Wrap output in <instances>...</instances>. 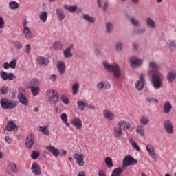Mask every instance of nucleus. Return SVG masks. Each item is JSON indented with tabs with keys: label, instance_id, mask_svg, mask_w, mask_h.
<instances>
[{
	"label": "nucleus",
	"instance_id": "nucleus-2",
	"mask_svg": "<svg viewBox=\"0 0 176 176\" xmlns=\"http://www.w3.org/2000/svg\"><path fill=\"white\" fill-rule=\"evenodd\" d=\"M131 124L126 122L124 120H120L117 124V126L113 128V135L116 138H120L123 135V131L130 130Z\"/></svg>",
	"mask_w": 176,
	"mask_h": 176
},
{
	"label": "nucleus",
	"instance_id": "nucleus-22",
	"mask_svg": "<svg viewBox=\"0 0 176 176\" xmlns=\"http://www.w3.org/2000/svg\"><path fill=\"white\" fill-rule=\"evenodd\" d=\"M36 61H37L38 64H39V65H47L49 64V63H50L49 59L45 58L43 56H38L36 58Z\"/></svg>",
	"mask_w": 176,
	"mask_h": 176
},
{
	"label": "nucleus",
	"instance_id": "nucleus-51",
	"mask_svg": "<svg viewBox=\"0 0 176 176\" xmlns=\"http://www.w3.org/2000/svg\"><path fill=\"white\" fill-rule=\"evenodd\" d=\"M121 172L120 171V170L117 168H116L113 173H112V175L111 176H120L121 175Z\"/></svg>",
	"mask_w": 176,
	"mask_h": 176
},
{
	"label": "nucleus",
	"instance_id": "nucleus-49",
	"mask_svg": "<svg viewBox=\"0 0 176 176\" xmlns=\"http://www.w3.org/2000/svg\"><path fill=\"white\" fill-rule=\"evenodd\" d=\"M122 49H123V45L122 43H117L116 44V50H117V52H122Z\"/></svg>",
	"mask_w": 176,
	"mask_h": 176
},
{
	"label": "nucleus",
	"instance_id": "nucleus-18",
	"mask_svg": "<svg viewBox=\"0 0 176 176\" xmlns=\"http://www.w3.org/2000/svg\"><path fill=\"white\" fill-rule=\"evenodd\" d=\"M23 34L26 39H32L34 38V34H32L30 28H23Z\"/></svg>",
	"mask_w": 176,
	"mask_h": 176
},
{
	"label": "nucleus",
	"instance_id": "nucleus-46",
	"mask_svg": "<svg viewBox=\"0 0 176 176\" xmlns=\"http://www.w3.org/2000/svg\"><path fill=\"white\" fill-rule=\"evenodd\" d=\"M31 157H32V159H33V160H36V159H38V157H39V152L36 151H32Z\"/></svg>",
	"mask_w": 176,
	"mask_h": 176
},
{
	"label": "nucleus",
	"instance_id": "nucleus-39",
	"mask_svg": "<svg viewBox=\"0 0 176 176\" xmlns=\"http://www.w3.org/2000/svg\"><path fill=\"white\" fill-rule=\"evenodd\" d=\"M168 46H169V48L170 50L174 52V50H176V43L175 41H168Z\"/></svg>",
	"mask_w": 176,
	"mask_h": 176
},
{
	"label": "nucleus",
	"instance_id": "nucleus-45",
	"mask_svg": "<svg viewBox=\"0 0 176 176\" xmlns=\"http://www.w3.org/2000/svg\"><path fill=\"white\" fill-rule=\"evenodd\" d=\"M1 77L2 78L3 80H8V76L9 74H8L6 72L1 71L0 72Z\"/></svg>",
	"mask_w": 176,
	"mask_h": 176
},
{
	"label": "nucleus",
	"instance_id": "nucleus-60",
	"mask_svg": "<svg viewBox=\"0 0 176 176\" xmlns=\"http://www.w3.org/2000/svg\"><path fill=\"white\" fill-rule=\"evenodd\" d=\"M6 142H8V144H10L12 142V139L10 136H6L5 138Z\"/></svg>",
	"mask_w": 176,
	"mask_h": 176
},
{
	"label": "nucleus",
	"instance_id": "nucleus-11",
	"mask_svg": "<svg viewBox=\"0 0 176 176\" xmlns=\"http://www.w3.org/2000/svg\"><path fill=\"white\" fill-rule=\"evenodd\" d=\"M140 80L137 81L135 83V87L136 89H144L145 87V74H141L139 76Z\"/></svg>",
	"mask_w": 176,
	"mask_h": 176
},
{
	"label": "nucleus",
	"instance_id": "nucleus-53",
	"mask_svg": "<svg viewBox=\"0 0 176 176\" xmlns=\"http://www.w3.org/2000/svg\"><path fill=\"white\" fill-rule=\"evenodd\" d=\"M16 79V76L13 73H8V80L10 81L14 80Z\"/></svg>",
	"mask_w": 176,
	"mask_h": 176
},
{
	"label": "nucleus",
	"instance_id": "nucleus-47",
	"mask_svg": "<svg viewBox=\"0 0 176 176\" xmlns=\"http://www.w3.org/2000/svg\"><path fill=\"white\" fill-rule=\"evenodd\" d=\"M112 28H113V25H112L111 22H108L106 24L107 32H111L112 31Z\"/></svg>",
	"mask_w": 176,
	"mask_h": 176
},
{
	"label": "nucleus",
	"instance_id": "nucleus-29",
	"mask_svg": "<svg viewBox=\"0 0 176 176\" xmlns=\"http://www.w3.org/2000/svg\"><path fill=\"white\" fill-rule=\"evenodd\" d=\"M140 123L142 126H146L149 123V117L143 116L140 119Z\"/></svg>",
	"mask_w": 176,
	"mask_h": 176
},
{
	"label": "nucleus",
	"instance_id": "nucleus-59",
	"mask_svg": "<svg viewBox=\"0 0 176 176\" xmlns=\"http://www.w3.org/2000/svg\"><path fill=\"white\" fill-rule=\"evenodd\" d=\"M50 79L52 82H56V80H57V76L55 74H52Z\"/></svg>",
	"mask_w": 176,
	"mask_h": 176
},
{
	"label": "nucleus",
	"instance_id": "nucleus-10",
	"mask_svg": "<svg viewBox=\"0 0 176 176\" xmlns=\"http://www.w3.org/2000/svg\"><path fill=\"white\" fill-rule=\"evenodd\" d=\"M130 63L132 68H137V67H141L142 65V60L138 59L137 56H133L130 58Z\"/></svg>",
	"mask_w": 176,
	"mask_h": 176
},
{
	"label": "nucleus",
	"instance_id": "nucleus-32",
	"mask_svg": "<svg viewBox=\"0 0 176 176\" xmlns=\"http://www.w3.org/2000/svg\"><path fill=\"white\" fill-rule=\"evenodd\" d=\"M39 131L43 134V135L49 136V126H39Z\"/></svg>",
	"mask_w": 176,
	"mask_h": 176
},
{
	"label": "nucleus",
	"instance_id": "nucleus-5",
	"mask_svg": "<svg viewBox=\"0 0 176 176\" xmlns=\"http://www.w3.org/2000/svg\"><path fill=\"white\" fill-rule=\"evenodd\" d=\"M0 104L3 109H13L17 107L19 102L3 98L1 99Z\"/></svg>",
	"mask_w": 176,
	"mask_h": 176
},
{
	"label": "nucleus",
	"instance_id": "nucleus-64",
	"mask_svg": "<svg viewBox=\"0 0 176 176\" xmlns=\"http://www.w3.org/2000/svg\"><path fill=\"white\" fill-rule=\"evenodd\" d=\"M10 68V65L8 63H4V69H9Z\"/></svg>",
	"mask_w": 176,
	"mask_h": 176
},
{
	"label": "nucleus",
	"instance_id": "nucleus-6",
	"mask_svg": "<svg viewBox=\"0 0 176 176\" xmlns=\"http://www.w3.org/2000/svg\"><path fill=\"white\" fill-rule=\"evenodd\" d=\"M122 163H124V164L127 165L128 166H135V164L138 163V161L134 159V157H133V156L131 155H126L124 157Z\"/></svg>",
	"mask_w": 176,
	"mask_h": 176
},
{
	"label": "nucleus",
	"instance_id": "nucleus-42",
	"mask_svg": "<svg viewBox=\"0 0 176 176\" xmlns=\"http://www.w3.org/2000/svg\"><path fill=\"white\" fill-rule=\"evenodd\" d=\"M136 133L140 135V137H144V127L142 126H139L136 129Z\"/></svg>",
	"mask_w": 176,
	"mask_h": 176
},
{
	"label": "nucleus",
	"instance_id": "nucleus-23",
	"mask_svg": "<svg viewBox=\"0 0 176 176\" xmlns=\"http://www.w3.org/2000/svg\"><path fill=\"white\" fill-rule=\"evenodd\" d=\"M173 109V106L171 105V102L169 101L165 102L164 107H163V111L164 113H170V111Z\"/></svg>",
	"mask_w": 176,
	"mask_h": 176
},
{
	"label": "nucleus",
	"instance_id": "nucleus-37",
	"mask_svg": "<svg viewBox=\"0 0 176 176\" xmlns=\"http://www.w3.org/2000/svg\"><path fill=\"white\" fill-rule=\"evenodd\" d=\"M61 120H63V123L66 124L67 127H69V123H68V116H67V113H63L60 116Z\"/></svg>",
	"mask_w": 176,
	"mask_h": 176
},
{
	"label": "nucleus",
	"instance_id": "nucleus-16",
	"mask_svg": "<svg viewBox=\"0 0 176 176\" xmlns=\"http://www.w3.org/2000/svg\"><path fill=\"white\" fill-rule=\"evenodd\" d=\"M146 151L149 156H151V157H152L153 160H157V156H156V154L155 153V148H153V146H152V145H147Z\"/></svg>",
	"mask_w": 176,
	"mask_h": 176
},
{
	"label": "nucleus",
	"instance_id": "nucleus-57",
	"mask_svg": "<svg viewBox=\"0 0 176 176\" xmlns=\"http://www.w3.org/2000/svg\"><path fill=\"white\" fill-rule=\"evenodd\" d=\"M25 52L28 54H30V53H31V45L30 44L26 45Z\"/></svg>",
	"mask_w": 176,
	"mask_h": 176
},
{
	"label": "nucleus",
	"instance_id": "nucleus-19",
	"mask_svg": "<svg viewBox=\"0 0 176 176\" xmlns=\"http://www.w3.org/2000/svg\"><path fill=\"white\" fill-rule=\"evenodd\" d=\"M39 85V80L37 79L32 80L29 83L27 84L28 89H39L38 86Z\"/></svg>",
	"mask_w": 176,
	"mask_h": 176
},
{
	"label": "nucleus",
	"instance_id": "nucleus-34",
	"mask_svg": "<svg viewBox=\"0 0 176 176\" xmlns=\"http://www.w3.org/2000/svg\"><path fill=\"white\" fill-rule=\"evenodd\" d=\"M47 16H49V14H47V12L46 11L42 12L39 16V19L40 20H41L43 23H46L47 21Z\"/></svg>",
	"mask_w": 176,
	"mask_h": 176
},
{
	"label": "nucleus",
	"instance_id": "nucleus-50",
	"mask_svg": "<svg viewBox=\"0 0 176 176\" xmlns=\"http://www.w3.org/2000/svg\"><path fill=\"white\" fill-rule=\"evenodd\" d=\"M146 30L145 28H139L137 30H135V34H138V35H142Z\"/></svg>",
	"mask_w": 176,
	"mask_h": 176
},
{
	"label": "nucleus",
	"instance_id": "nucleus-35",
	"mask_svg": "<svg viewBox=\"0 0 176 176\" xmlns=\"http://www.w3.org/2000/svg\"><path fill=\"white\" fill-rule=\"evenodd\" d=\"M60 100L62 102L65 104V105H68L69 102H71V100H69V98H68V96L65 94H62L60 96Z\"/></svg>",
	"mask_w": 176,
	"mask_h": 176
},
{
	"label": "nucleus",
	"instance_id": "nucleus-14",
	"mask_svg": "<svg viewBox=\"0 0 176 176\" xmlns=\"http://www.w3.org/2000/svg\"><path fill=\"white\" fill-rule=\"evenodd\" d=\"M72 124L76 129L78 130H80L83 127V124H82V120L80 118L76 117L72 120Z\"/></svg>",
	"mask_w": 176,
	"mask_h": 176
},
{
	"label": "nucleus",
	"instance_id": "nucleus-12",
	"mask_svg": "<svg viewBox=\"0 0 176 176\" xmlns=\"http://www.w3.org/2000/svg\"><path fill=\"white\" fill-rule=\"evenodd\" d=\"M6 130L7 131H17V130H19V126H17L14 122L9 121L6 126Z\"/></svg>",
	"mask_w": 176,
	"mask_h": 176
},
{
	"label": "nucleus",
	"instance_id": "nucleus-30",
	"mask_svg": "<svg viewBox=\"0 0 176 176\" xmlns=\"http://www.w3.org/2000/svg\"><path fill=\"white\" fill-rule=\"evenodd\" d=\"M176 78V71L170 72L167 75V79L169 82H174Z\"/></svg>",
	"mask_w": 176,
	"mask_h": 176
},
{
	"label": "nucleus",
	"instance_id": "nucleus-38",
	"mask_svg": "<svg viewBox=\"0 0 176 176\" xmlns=\"http://www.w3.org/2000/svg\"><path fill=\"white\" fill-rule=\"evenodd\" d=\"M83 19L84 20H86V21H88V23H93L96 21V19L94 18V16H91L89 14H85L83 16Z\"/></svg>",
	"mask_w": 176,
	"mask_h": 176
},
{
	"label": "nucleus",
	"instance_id": "nucleus-63",
	"mask_svg": "<svg viewBox=\"0 0 176 176\" xmlns=\"http://www.w3.org/2000/svg\"><path fill=\"white\" fill-rule=\"evenodd\" d=\"M8 89H0V93L1 94H6V93H8Z\"/></svg>",
	"mask_w": 176,
	"mask_h": 176
},
{
	"label": "nucleus",
	"instance_id": "nucleus-8",
	"mask_svg": "<svg viewBox=\"0 0 176 176\" xmlns=\"http://www.w3.org/2000/svg\"><path fill=\"white\" fill-rule=\"evenodd\" d=\"M35 142V136L33 134L28 135L25 139V145L29 149L34 146Z\"/></svg>",
	"mask_w": 176,
	"mask_h": 176
},
{
	"label": "nucleus",
	"instance_id": "nucleus-21",
	"mask_svg": "<svg viewBox=\"0 0 176 176\" xmlns=\"http://www.w3.org/2000/svg\"><path fill=\"white\" fill-rule=\"evenodd\" d=\"M57 68L60 74H63L65 72V63L63 60L57 62Z\"/></svg>",
	"mask_w": 176,
	"mask_h": 176
},
{
	"label": "nucleus",
	"instance_id": "nucleus-24",
	"mask_svg": "<svg viewBox=\"0 0 176 176\" xmlns=\"http://www.w3.org/2000/svg\"><path fill=\"white\" fill-rule=\"evenodd\" d=\"M72 47H74L73 45L63 51V55L65 58H71L72 57V53L71 52Z\"/></svg>",
	"mask_w": 176,
	"mask_h": 176
},
{
	"label": "nucleus",
	"instance_id": "nucleus-9",
	"mask_svg": "<svg viewBox=\"0 0 176 176\" xmlns=\"http://www.w3.org/2000/svg\"><path fill=\"white\" fill-rule=\"evenodd\" d=\"M73 157L75 159L78 166H85V155L83 154L75 153L73 155Z\"/></svg>",
	"mask_w": 176,
	"mask_h": 176
},
{
	"label": "nucleus",
	"instance_id": "nucleus-56",
	"mask_svg": "<svg viewBox=\"0 0 176 176\" xmlns=\"http://www.w3.org/2000/svg\"><path fill=\"white\" fill-rule=\"evenodd\" d=\"M31 91L33 96H38L39 94V89H32Z\"/></svg>",
	"mask_w": 176,
	"mask_h": 176
},
{
	"label": "nucleus",
	"instance_id": "nucleus-17",
	"mask_svg": "<svg viewBox=\"0 0 176 176\" xmlns=\"http://www.w3.org/2000/svg\"><path fill=\"white\" fill-rule=\"evenodd\" d=\"M47 151L50 152L55 157H58V155H60V151L54 146L52 145H49L46 146Z\"/></svg>",
	"mask_w": 176,
	"mask_h": 176
},
{
	"label": "nucleus",
	"instance_id": "nucleus-3",
	"mask_svg": "<svg viewBox=\"0 0 176 176\" xmlns=\"http://www.w3.org/2000/svg\"><path fill=\"white\" fill-rule=\"evenodd\" d=\"M45 98L50 104H58L60 94L56 89H48L45 93Z\"/></svg>",
	"mask_w": 176,
	"mask_h": 176
},
{
	"label": "nucleus",
	"instance_id": "nucleus-4",
	"mask_svg": "<svg viewBox=\"0 0 176 176\" xmlns=\"http://www.w3.org/2000/svg\"><path fill=\"white\" fill-rule=\"evenodd\" d=\"M103 65L104 68L109 71L110 72H113L114 76L116 78H120V68L116 63L113 65L109 64V63L107 61L103 62Z\"/></svg>",
	"mask_w": 176,
	"mask_h": 176
},
{
	"label": "nucleus",
	"instance_id": "nucleus-28",
	"mask_svg": "<svg viewBox=\"0 0 176 176\" xmlns=\"http://www.w3.org/2000/svg\"><path fill=\"white\" fill-rule=\"evenodd\" d=\"M63 8L65 9V10L70 12V13H75L78 9V6H69L67 4L63 5Z\"/></svg>",
	"mask_w": 176,
	"mask_h": 176
},
{
	"label": "nucleus",
	"instance_id": "nucleus-55",
	"mask_svg": "<svg viewBox=\"0 0 176 176\" xmlns=\"http://www.w3.org/2000/svg\"><path fill=\"white\" fill-rule=\"evenodd\" d=\"M146 100L148 102H156V104H159V100L155 98H147Z\"/></svg>",
	"mask_w": 176,
	"mask_h": 176
},
{
	"label": "nucleus",
	"instance_id": "nucleus-62",
	"mask_svg": "<svg viewBox=\"0 0 176 176\" xmlns=\"http://www.w3.org/2000/svg\"><path fill=\"white\" fill-rule=\"evenodd\" d=\"M28 24V21H27V20H24L23 23V28H28V26H27Z\"/></svg>",
	"mask_w": 176,
	"mask_h": 176
},
{
	"label": "nucleus",
	"instance_id": "nucleus-15",
	"mask_svg": "<svg viewBox=\"0 0 176 176\" xmlns=\"http://www.w3.org/2000/svg\"><path fill=\"white\" fill-rule=\"evenodd\" d=\"M103 116L107 120H113L115 119V114L109 109H105L103 111Z\"/></svg>",
	"mask_w": 176,
	"mask_h": 176
},
{
	"label": "nucleus",
	"instance_id": "nucleus-7",
	"mask_svg": "<svg viewBox=\"0 0 176 176\" xmlns=\"http://www.w3.org/2000/svg\"><path fill=\"white\" fill-rule=\"evenodd\" d=\"M164 127L165 129V131H166L168 134H173L174 133V126L173 125L171 120H165L164 121Z\"/></svg>",
	"mask_w": 176,
	"mask_h": 176
},
{
	"label": "nucleus",
	"instance_id": "nucleus-25",
	"mask_svg": "<svg viewBox=\"0 0 176 176\" xmlns=\"http://www.w3.org/2000/svg\"><path fill=\"white\" fill-rule=\"evenodd\" d=\"M111 84L108 81L100 82L97 84L98 89H109Z\"/></svg>",
	"mask_w": 176,
	"mask_h": 176
},
{
	"label": "nucleus",
	"instance_id": "nucleus-13",
	"mask_svg": "<svg viewBox=\"0 0 176 176\" xmlns=\"http://www.w3.org/2000/svg\"><path fill=\"white\" fill-rule=\"evenodd\" d=\"M17 98L21 104H23L25 107L28 105V98L25 96V94H23V92H20Z\"/></svg>",
	"mask_w": 176,
	"mask_h": 176
},
{
	"label": "nucleus",
	"instance_id": "nucleus-58",
	"mask_svg": "<svg viewBox=\"0 0 176 176\" xmlns=\"http://www.w3.org/2000/svg\"><path fill=\"white\" fill-rule=\"evenodd\" d=\"M3 27H5V20L0 16V28H3Z\"/></svg>",
	"mask_w": 176,
	"mask_h": 176
},
{
	"label": "nucleus",
	"instance_id": "nucleus-20",
	"mask_svg": "<svg viewBox=\"0 0 176 176\" xmlns=\"http://www.w3.org/2000/svg\"><path fill=\"white\" fill-rule=\"evenodd\" d=\"M57 17L59 20V21H63L65 17H67V15L65 14V12L64 10L61 8H57L56 10Z\"/></svg>",
	"mask_w": 176,
	"mask_h": 176
},
{
	"label": "nucleus",
	"instance_id": "nucleus-1",
	"mask_svg": "<svg viewBox=\"0 0 176 176\" xmlns=\"http://www.w3.org/2000/svg\"><path fill=\"white\" fill-rule=\"evenodd\" d=\"M149 67L152 69L148 71L149 75H152V83L155 89H160L162 87V83L163 82V75L160 72L157 71L160 69V65L155 62H150Z\"/></svg>",
	"mask_w": 176,
	"mask_h": 176
},
{
	"label": "nucleus",
	"instance_id": "nucleus-44",
	"mask_svg": "<svg viewBox=\"0 0 176 176\" xmlns=\"http://www.w3.org/2000/svg\"><path fill=\"white\" fill-rule=\"evenodd\" d=\"M77 105H78V109H80V111H85V107H86V103H85L82 101H78L77 103Z\"/></svg>",
	"mask_w": 176,
	"mask_h": 176
},
{
	"label": "nucleus",
	"instance_id": "nucleus-61",
	"mask_svg": "<svg viewBox=\"0 0 176 176\" xmlns=\"http://www.w3.org/2000/svg\"><path fill=\"white\" fill-rule=\"evenodd\" d=\"M98 175L99 176H107V175H105V172H104V170H99Z\"/></svg>",
	"mask_w": 176,
	"mask_h": 176
},
{
	"label": "nucleus",
	"instance_id": "nucleus-36",
	"mask_svg": "<svg viewBox=\"0 0 176 176\" xmlns=\"http://www.w3.org/2000/svg\"><path fill=\"white\" fill-rule=\"evenodd\" d=\"M8 169L15 174V173H17V165L13 162H10L8 164Z\"/></svg>",
	"mask_w": 176,
	"mask_h": 176
},
{
	"label": "nucleus",
	"instance_id": "nucleus-26",
	"mask_svg": "<svg viewBox=\"0 0 176 176\" xmlns=\"http://www.w3.org/2000/svg\"><path fill=\"white\" fill-rule=\"evenodd\" d=\"M146 24L150 28H156V22L151 17L147 18Z\"/></svg>",
	"mask_w": 176,
	"mask_h": 176
},
{
	"label": "nucleus",
	"instance_id": "nucleus-33",
	"mask_svg": "<svg viewBox=\"0 0 176 176\" xmlns=\"http://www.w3.org/2000/svg\"><path fill=\"white\" fill-rule=\"evenodd\" d=\"M32 171L36 175H41V170L39 168V166H38V164L34 163L32 165Z\"/></svg>",
	"mask_w": 176,
	"mask_h": 176
},
{
	"label": "nucleus",
	"instance_id": "nucleus-54",
	"mask_svg": "<svg viewBox=\"0 0 176 176\" xmlns=\"http://www.w3.org/2000/svg\"><path fill=\"white\" fill-rule=\"evenodd\" d=\"M127 167H129L127 165H126V164H124V162H122V167L120 168H118L119 170H120V171L121 172V173H123V171H124L125 170H126L127 169Z\"/></svg>",
	"mask_w": 176,
	"mask_h": 176
},
{
	"label": "nucleus",
	"instance_id": "nucleus-48",
	"mask_svg": "<svg viewBox=\"0 0 176 176\" xmlns=\"http://www.w3.org/2000/svg\"><path fill=\"white\" fill-rule=\"evenodd\" d=\"M10 67L12 68V69H16V65L17 64V60L14 59L10 62Z\"/></svg>",
	"mask_w": 176,
	"mask_h": 176
},
{
	"label": "nucleus",
	"instance_id": "nucleus-43",
	"mask_svg": "<svg viewBox=\"0 0 176 176\" xmlns=\"http://www.w3.org/2000/svg\"><path fill=\"white\" fill-rule=\"evenodd\" d=\"M105 163L107 167H113V163H112V159L111 157H107L105 159Z\"/></svg>",
	"mask_w": 176,
	"mask_h": 176
},
{
	"label": "nucleus",
	"instance_id": "nucleus-27",
	"mask_svg": "<svg viewBox=\"0 0 176 176\" xmlns=\"http://www.w3.org/2000/svg\"><path fill=\"white\" fill-rule=\"evenodd\" d=\"M12 45L17 50H21V49H23V43H21V41H12Z\"/></svg>",
	"mask_w": 176,
	"mask_h": 176
},
{
	"label": "nucleus",
	"instance_id": "nucleus-52",
	"mask_svg": "<svg viewBox=\"0 0 176 176\" xmlns=\"http://www.w3.org/2000/svg\"><path fill=\"white\" fill-rule=\"evenodd\" d=\"M131 145H132L133 148H134V149H135V151H138V152H140V151H141L140 146H138V144H137V143H135V142H132Z\"/></svg>",
	"mask_w": 176,
	"mask_h": 176
},
{
	"label": "nucleus",
	"instance_id": "nucleus-41",
	"mask_svg": "<svg viewBox=\"0 0 176 176\" xmlns=\"http://www.w3.org/2000/svg\"><path fill=\"white\" fill-rule=\"evenodd\" d=\"M9 8L12 10L14 9H19V3L16 1H11L9 3Z\"/></svg>",
	"mask_w": 176,
	"mask_h": 176
},
{
	"label": "nucleus",
	"instance_id": "nucleus-40",
	"mask_svg": "<svg viewBox=\"0 0 176 176\" xmlns=\"http://www.w3.org/2000/svg\"><path fill=\"white\" fill-rule=\"evenodd\" d=\"M129 20L131 24L134 25V27H140V25H141L140 24V21H138V19H135V17H131Z\"/></svg>",
	"mask_w": 176,
	"mask_h": 176
},
{
	"label": "nucleus",
	"instance_id": "nucleus-31",
	"mask_svg": "<svg viewBox=\"0 0 176 176\" xmlns=\"http://www.w3.org/2000/svg\"><path fill=\"white\" fill-rule=\"evenodd\" d=\"M63 43L60 41H56L53 43L52 47L54 50H61L63 49Z\"/></svg>",
	"mask_w": 176,
	"mask_h": 176
}]
</instances>
